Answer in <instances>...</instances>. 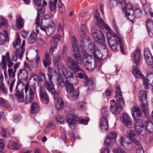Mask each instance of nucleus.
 <instances>
[{"label": "nucleus", "mask_w": 153, "mask_h": 153, "mask_svg": "<svg viewBox=\"0 0 153 153\" xmlns=\"http://www.w3.org/2000/svg\"><path fill=\"white\" fill-rule=\"evenodd\" d=\"M57 125V122L55 121H52L48 123L47 128L44 132L45 133H47L48 132L47 131V128H49L51 130L54 129Z\"/></svg>", "instance_id": "f704fd0d"}, {"label": "nucleus", "mask_w": 153, "mask_h": 153, "mask_svg": "<svg viewBox=\"0 0 153 153\" xmlns=\"http://www.w3.org/2000/svg\"><path fill=\"white\" fill-rule=\"evenodd\" d=\"M61 39V36L59 34L55 35L51 39V42L53 41V43L54 44L57 45L58 42Z\"/></svg>", "instance_id": "49530a36"}, {"label": "nucleus", "mask_w": 153, "mask_h": 153, "mask_svg": "<svg viewBox=\"0 0 153 153\" xmlns=\"http://www.w3.org/2000/svg\"><path fill=\"white\" fill-rule=\"evenodd\" d=\"M55 101H56L55 107L58 110H61L64 107V102L60 97H58V96L53 97Z\"/></svg>", "instance_id": "4be33fe9"}, {"label": "nucleus", "mask_w": 153, "mask_h": 153, "mask_svg": "<svg viewBox=\"0 0 153 153\" xmlns=\"http://www.w3.org/2000/svg\"><path fill=\"white\" fill-rule=\"evenodd\" d=\"M5 59H6L7 62L8 67L9 68H11L13 65V63L10 60V53L7 52L5 55Z\"/></svg>", "instance_id": "c03bdc74"}, {"label": "nucleus", "mask_w": 153, "mask_h": 153, "mask_svg": "<svg viewBox=\"0 0 153 153\" xmlns=\"http://www.w3.org/2000/svg\"><path fill=\"white\" fill-rule=\"evenodd\" d=\"M57 45L56 44H52V45L50 51V54L51 55H52L53 52L55 51L57 49Z\"/></svg>", "instance_id": "e2e57ef3"}, {"label": "nucleus", "mask_w": 153, "mask_h": 153, "mask_svg": "<svg viewBox=\"0 0 153 153\" xmlns=\"http://www.w3.org/2000/svg\"><path fill=\"white\" fill-rule=\"evenodd\" d=\"M90 41L88 37H85V39H83L81 41L82 50L85 51L83 54L87 53L88 56L90 54L93 55L95 59L98 60H103L108 56V53L107 49L103 47V50L101 53V51L96 49L93 43H90Z\"/></svg>", "instance_id": "f257e3e1"}, {"label": "nucleus", "mask_w": 153, "mask_h": 153, "mask_svg": "<svg viewBox=\"0 0 153 153\" xmlns=\"http://www.w3.org/2000/svg\"><path fill=\"white\" fill-rule=\"evenodd\" d=\"M65 89L68 93H71L74 91V88L73 84L68 80L65 81Z\"/></svg>", "instance_id": "473e14b6"}, {"label": "nucleus", "mask_w": 153, "mask_h": 153, "mask_svg": "<svg viewBox=\"0 0 153 153\" xmlns=\"http://www.w3.org/2000/svg\"><path fill=\"white\" fill-rule=\"evenodd\" d=\"M136 153H144V151L142 146L139 143L136 144Z\"/></svg>", "instance_id": "8fccbe9b"}, {"label": "nucleus", "mask_w": 153, "mask_h": 153, "mask_svg": "<svg viewBox=\"0 0 153 153\" xmlns=\"http://www.w3.org/2000/svg\"><path fill=\"white\" fill-rule=\"evenodd\" d=\"M16 27L18 29H20L24 26V20L20 15H18L16 16Z\"/></svg>", "instance_id": "c85d7f7f"}, {"label": "nucleus", "mask_w": 153, "mask_h": 153, "mask_svg": "<svg viewBox=\"0 0 153 153\" xmlns=\"http://www.w3.org/2000/svg\"><path fill=\"white\" fill-rule=\"evenodd\" d=\"M117 136V134L114 131L110 132L108 135L107 136L110 138L112 141H114L116 142V139Z\"/></svg>", "instance_id": "a18cd8bd"}, {"label": "nucleus", "mask_w": 153, "mask_h": 153, "mask_svg": "<svg viewBox=\"0 0 153 153\" xmlns=\"http://www.w3.org/2000/svg\"><path fill=\"white\" fill-rule=\"evenodd\" d=\"M8 72L9 77L10 78H13L15 76L16 72L13 70V69L10 68L8 69Z\"/></svg>", "instance_id": "680f3d73"}, {"label": "nucleus", "mask_w": 153, "mask_h": 153, "mask_svg": "<svg viewBox=\"0 0 153 153\" xmlns=\"http://www.w3.org/2000/svg\"><path fill=\"white\" fill-rule=\"evenodd\" d=\"M7 23V21L5 18L0 16V28L2 26H5Z\"/></svg>", "instance_id": "6e6d98bb"}, {"label": "nucleus", "mask_w": 153, "mask_h": 153, "mask_svg": "<svg viewBox=\"0 0 153 153\" xmlns=\"http://www.w3.org/2000/svg\"><path fill=\"white\" fill-rule=\"evenodd\" d=\"M140 107L142 111L145 114L147 113L148 110L145 103H141L140 105Z\"/></svg>", "instance_id": "603ef678"}, {"label": "nucleus", "mask_w": 153, "mask_h": 153, "mask_svg": "<svg viewBox=\"0 0 153 153\" xmlns=\"http://www.w3.org/2000/svg\"><path fill=\"white\" fill-rule=\"evenodd\" d=\"M56 120L58 123L61 124L64 123L65 122L64 117L60 115H59L56 116Z\"/></svg>", "instance_id": "3c124183"}, {"label": "nucleus", "mask_w": 153, "mask_h": 153, "mask_svg": "<svg viewBox=\"0 0 153 153\" xmlns=\"http://www.w3.org/2000/svg\"><path fill=\"white\" fill-rule=\"evenodd\" d=\"M60 59V56L59 55L55 56L53 59L54 65L57 68L58 71H59V69H65L64 65L59 61Z\"/></svg>", "instance_id": "393cba45"}, {"label": "nucleus", "mask_w": 153, "mask_h": 153, "mask_svg": "<svg viewBox=\"0 0 153 153\" xmlns=\"http://www.w3.org/2000/svg\"><path fill=\"white\" fill-rule=\"evenodd\" d=\"M5 56H2L1 62L0 63V68L5 71L7 69V61L5 59Z\"/></svg>", "instance_id": "ea45409f"}, {"label": "nucleus", "mask_w": 153, "mask_h": 153, "mask_svg": "<svg viewBox=\"0 0 153 153\" xmlns=\"http://www.w3.org/2000/svg\"><path fill=\"white\" fill-rule=\"evenodd\" d=\"M20 83L21 81L19 80L17 83L15 89L16 93L15 95L19 102H22L24 100L23 92L24 89H21L19 88V86Z\"/></svg>", "instance_id": "4468645a"}, {"label": "nucleus", "mask_w": 153, "mask_h": 153, "mask_svg": "<svg viewBox=\"0 0 153 153\" xmlns=\"http://www.w3.org/2000/svg\"><path fill=\"white\" fill-rule=\"evenodd\" d=\"M71 45V51L74 58L76 62H75L77 64H81L83 60V56L82 60L81 56L78 48L77 39L75 36L72 37Z\"/></svg>", "instance_id": "39448f33"}, {"label": "nucleus", "mask_w": 153, "mask_h": 153, "mask_svg": "<svg viewBox=\"0 0 153 153\" xmlns=\"http://www.w3.org/2000/svg\"><path fill=\"white\" fill-rule=\"evenodd\" d=\"M58 7L59 12L61 13H63L65 11V6L60 1V0H59L58 3Z\"/></svg>", "instance_id": "4d7b16f0"}, {"label": "nucleus", "mask_w": 153, "mask_h": 153, "mask_svg": "<svg viewBox=\"0 0 153 153\" xmlns=\"http://www.w3.org/2000/svg\"><path fill=\"white\" fill-rule=\"evenodd\" d=\"M121 117H122V121L125 126L128 127L132 124V120L127 114L124 113L121 116Z\"/></svg>", "instance_id": "412c9836"}, {"label": "nucleus", "mask_w": 153, "mask_h": 153, "mask_svg": "<svg viewBox=\"0 0 153 153\" xmlns=\"http://www.w3.org/2000/svg\"><path fill=\"white\" fill-rule=\"evenodd\" d=\"M57 0H54L49 1V8L51 12L53 13L56 12V9L57 4Z\"/></svg>", "instance_id": "e433bc0d"}, {"label": "nucleus", "mask_w": 153, "mask_h": 153, "mask_svg": "<svg viewBox=\"0 0 153 153\" xmlns=\"http://www.w3.org/2000/svg\"><path fill=\"white\" fill-rule=\"evenodd\" d=\"M83 59L82 63L88 71H92L97 67L95 60L91 58L90 56H88L87 53L83 54Z\"/></svg>", "instance_id": "1a4fd4ad"}, {"label": "nucleus", "mask_w": 153, "mask_h": 153, "mask_svg": "<svg viewBox=\"0 0 153 153\" xmlns=\"http://www.w3.org/2000/svg\"><path fill=\"white\" fill-rule=\"evenodd\" d=\"M122 10L125 12L126 16L131 20L134 18H139L142 15L139 8L133 7L130 3H127L125 6L123 7Z\"/></svg>", "instance_id": "f03ea898"}, {"label": "nucleus", "mask_w": 153, "mask_h": 153, "mask_svg": "<svg viewBox=\"0 0 153 153\" xmlns=\"http://www.w3.org/2000/svg\"><path fill=\"white\" fill-rule=\"evenodd\" d=\"M96 20L97 22V26L100 28H102L103 25H103L105 24L103 20L100 18Z\"/></svg>", "instance_id": "864d4df0"}, {"label": "nucleus", "mask_w": 153, "mask_h": 153, "mask_svg": "<svg viewBox=\"0 0 153 153\" xmlns=\"http://www.w3.org/2000/svg\"><path fill=\"white\" fill-rule=\"evenodd\" d=\"M33 1L36 6L38 7H40L39 8L37 9L38 12L36 21V27H38L40 25V15H43L44 14L45 8L43 6L41 5V0H33Z\"/></svg>", "instance_id": "9b49d317"}, {"label": "nucleus", "mask_w": 153, "mask_h": 153, "mask_svg": "<svg viewBox=\"0 0 153 153\" xmlns=\"http://www.w3.org/2000/svg\"><path fill=\"white\" fill-rule=\"evenodd\" d=\"M85 86L88 87V90L93 89L94 84L93 83V81L92 79H88L85 82Z\"/></svg>", "instance_id": "a19ab883"}, {"label": "nucleus", "mask_w": 153, "mask_h": 153, "mask_svg": "<svg viewBox=\"0 0 153 153\" xmlns=\"http://www.w3.org/2000/svg\"><path fill=\"white\" fill-rule=\"evenodd\" d=\"M112 25L115 31L120 36V32L119 30L118 26H117L116 22L114 18L113 19L112 21Z\"/></svg>", "instance_id": "de8ad7c7"}, {"label": "nucleus", "mask_w": 153, "mask_h": 153, "mask_svg": "<svg viewBox=\"0 0 153 153\" xmlns=\"http://www.w3.org/2000/svg\"><path fill=\"white\" fill-rule=\"evenodd\" d=\"M138 65H134L132 70V73L136 77L141 79L145 88L148 89L149 88L148 85L150 81H152V85H153V72L149 73L147 75L146 79L143 75L138 69Z\"/></svg>", "instance_id": "7ed1b4c3"}, {"label": "nucleus", "mask_w": 153, "mask_h": 153, "mask_svg": "<svg viewBox=\"0 0 153 153\" xmlns=\"http://www.w3.org/2000/svg\"><path fill=\"white\" fill-rule=\"evenodd\" d=\"M108 123L107 119L105 117H102L100 121V128L102 132H105L108 128Z\"/></svg>", "instance_id": "6ab92c4d"}, {"label": "nucleus", "mask_w": 153, "mask_h": 153, "mask_svg": "<svg viewBox=\"0 0 153 153\" xmlns=\"http://www.w3.org/2000/svg\"><path fill=\"white\" fill-rule=\"evenodd\" d=\"M43 63L44 66L46 68H47L51 65V58L48 54H45V59L43 61Z\"/></svg>", "instance_id": "58836bf2"}, {"label": "nucleus", "mask_w": 153, "mask_h": 153, "mask_svg": "<svg viewBox=\"0 0 153 153\" xmlns=\"http://www.w3.org/2000/svg\"><path fill=\"white\" fill-rule=\"evenodd\" d=\"M47 75L48 76L49 81L46 80L45 74H43V76L44 77L45 81L42 83V85H40L39 86H41L44 89V88H45L48 91L53 95V97L57 96V95L56 94L54 85L52 81L53 76L49 74H47Z\"/></svg>", "instance_id": "6e6552de"}, {"label": "nucleus", "mask_w": 153, "mask_h": 153, "mask_svg": "<svg viewBox=\"0 0 153 153\" xmlns=\"http://www.w3.org/2000/svg\"><path fill=\"white\" fill-rule=\"evenodd\" d=\"M3 33H0V41L2 43L6 41L8 37L7 30H4Z\"/></svg>", "instance_id": "79ce46f5"}, {"label": "nucleus", "mask_w": 153, "mask_h": 153, "mask_svg": "<svg viewBox=\"0 0 153 153\" xmlns=\"http://www.w3.org/2000/svg\"><path fill=\"white\" fill-rule=\"evenodd\" d=\"M39 110V107L36 102H33L31 105V113L32 114H35Z\"/></svg>", "instance_id": "4c0bfd02"}, {"label": "nucleus", "mask_w": 153, "mask_h": 153, "mask_svg": "<svg viewBox=\"0 0 153 153\" xmlns=\"http://www.w3.org/2000/svg\"><path fill=\"white\" fill-rule=\"evenodd\" d=\"M115 97L116 100L118 101H121V104H123V100H124L122 97V92L120 89V87L118 86L116 88V95Z\"/></svg>", "instance_id": "bb28decb"}, {"label": "nucleus", "mask_w": 153, "mask_h": 153, "mask_svg": "<svg viewBox=\"0 0 153 153\" xmlns=\"http://www.w3.org/2000/svg\"><path fill=\"white\" fill-rule=\"evenodd\" d=\"M129 137L126 135H124L121 137L120 143L123 147L125 149L130 150L132 147V144L129 140Z\"/></svg>", "instance_id": "dca6fc26"}, {"label": "nucleus", "mask_w": 153, "mask_h": 153, "mask_svg": "<svg viewBox=\"0 0 153 153\" xmlns=\"http://www.w3.org/2000/svg\"><path fill=\"white\" fill-rule=\"evenodd\" d=\"M108 111L107 107H103L101 109V113L104 116H107L108 114Z\"/></svg>", "instance_id": "0e129e2a"}, {"label": "nucleus", "mask_w": 153, "mask_h": 153, "mask_svg": "<svg viewBox=\"0 0 153 153\" xmlns=\"http://www.w3.org/2000/svg\"><path fill=\"white\" fill-rule=\"evenodd\" d=\"M35 88L34 86H32V88L30 87L29 90V97L26 98L25 100V102L26 104L30 103L33 101L34 99V91Z\"/></svg>", "instance_id": "a878e982"}, {"label": "nucleus", "mask_w": 153, "mask_h": 153, "mask_svg": "<svg viewBox=\"0 0 153 153\" xmlns=\"http://www.w3.org/2000/svg\"><path fill=\"white\" fill-rule=\"evenodd\" d=\"M7 147L9 149L17 150L20 148L21 145L13 141H10L8 143Z\"/></svg>", "instance_id": "c9c22d12"}, {"label": "nucleus", "mask_w": 153, "mask_h": 153, "mask_svg": "<svg viewBox=\"0 0 153 153\" xmlns=\"http://www.w3.org/2000/svg\"><path fill=\"white\" fill-rule=\"evenodd\" d=\"M28 76V72L25 69H20L18 74V78L26 80Z\"/></svg>", "instance_id": "7c9ffc66"}, {"label": "nucleus", "mask_w": 153, "mask_h": 153, "mask_svg": "<svg viewBox=\"0 0 153 153\" xmlns=\"http://www.w3.org/2000/svg\"><path fill=\"white\" fill-rule=\"evenodd\" d=\"M144 126L146 130L149 132L153 131V124L150 120H147L144 122Z\"/></svg>", "instance_id": "2f4dec72"}, {"label": "nucleus", "mask_w": 153, "mask_h": 153, "mask_svg": "<svg viewBox=\"0 0 153 153\" xmlns=\"http://www.w3.org/2000/svg\"><path fill=\"white\" fill-rule=\"evenodd\" d=\"M129 139L130 140L134 143L135 144L139 143L140 138L139 135L136 134L135 132L131 130L130 131L128 134Z\"/></svg>", "instance_id": "aec40b11"}, {"label": "nucleus", "mask_w": 153, "mask_h": 153, "mask_svg": "<svg viewBox=\"0 0 153 153\" xmlns=\"http://www.w3.org/2000/svg\"><path fill=\"white\" fill-rule=\"evenodd\" d=\"M104 25H103L102 27V28H105L106 30H107L108 32H107L106 33V36L107 37V33H115L114 32L112 31L110 27H109V26L107 25L105 23L104 24Z\"/></svg>", "instance_id": "338daca9"}, {"label": "nucleus", "mask_w": 153, "mask_h": 153, "mask_svg": "<svg viewBox=\"0 0 153 153\" xmlns=\"http://www.w3.org/2000/svg\"><path fill=\"white\" fill-rule=\"evenodd\" d=\"M79 94V91L78 89H76L72 94L71 99L72 100H76L78 97Z\"/></svg>", "instance_id": "09e8293b"}, {"label": "nucleus", "mask_w": 153, "mask_h": 153, "mask_svg": "<svg viewBox=\"0 0 153 153\" xmlns=\"http://www.w3.org/2000/svg\"><path fill=\"white\" fill-rule=\"evenodd\" d=\"M93 15L94 18L96 19L100 18V13L97 10H94Z\"/></svg>", "instance_id": "774afa93"}, {"label": "nucleus", "mask_w": 153, "mask_h": 153, "mask_svg": "<svg viewBox=\"0 0 153 153\" xmlns=\"http://www.w3.org/2000/svg\"><path fill=\"white\" fill-rule=\"evenodd\" d=\"M139 97L141 103H146L147 100V93L146 91L142 90L140 91L139 93Z\"/></svg>", "instance_id": "c756f323"}, {"label": "nucleus", "mask_w": 153, "mask_h": 153, "mask_svg": "<svg viewBox=\"0 0 153 153\" xmlns=\"http://www.w3.org/2000/svg\"><path fill=\"white\" fill-rule=\"evenodd\" d=\"M116 103L114 105L111 104L110 107V109L112 113L114 114H119L122 111V106L124 105V102L123 100V104H121V100H116Z\"/></svg>", "instance_id": "ddd939ff"}, {"label": "nucleus", "mask_w": 153, "mask_h": 153, "mask_svg": "<svg viewBox=\"0 0 153 153\" xmlns=\"http://www.w3.org/2000/svg\"><path fill=\"white\" fill-rule=\"evenodd\" d=\"M91 34L95 39L98 42L100 43L102 47L105 48V36L104 34L100 30L96 29L92 27Z\"/></svg>", "instance_id": "9d476101"}, {"label": "nucleus", "mask_w": 153, "mask_h": 153, "mask_svg": "<svg viewBox=\"0 0 153 153\" xmlns=\"http://www.w3.org/2000/svg\"><path fill=\"white\" fill-rule=\"evenodd\" d=\"M39 88V97L42 102L44 104H48L49 102V97L46 94L45 89L42 88L41 86H40Z\"/></svg>", "instance_id": "a211bd4d"}, {"label": "nucleus", "mask_w": 153, "mask_h": 153, "mask_svg": "<svg viewBox=\"0 0 153 153\" xmlns=\"http://www.w3.org/2000/svg\"><path fill=\"white\" fill-rule=\"evenodd\" d=\"M67 72L65 69H62L59 70L58 73L56 75V81L59 86L61 87H63L65 84V81L68 80H70L71 78L73 77V75L71 74L69 77H68L66 76Z\"/></svg>", "instance_id": "0eeeda50"}, {"label": "nucleus", "mask_w": 153, "mask_h": 153, "mask_svg": "<svg viewBox=\"0 0 153 153\" xmlns=\"http://www.w3.org/2000/svg\"><path fill=\"white\" fill-rule=\"evenodd\" d=\"M146 25L147 29L153 28V21L151 19H148L146 22Z\"/></svg>", "instance_id": "5fc2aeb1"}, {"label": "nucleus", "mask_w": 153, "mask_h": 153, "mask_svg": "<svg viewBox=\"0 0 153 153\" xmlns=\"http://www.w3.org/2000/svg\"><path fill=\"white\" fill-rule=\"evenodd\" d=\"M21 42L19 36L18 35L16 39L13 42V45L14 48H15L17 46H19L20 45Z\"/></svg>", "instance_id": "052dcab7"}, {"label": "nucleus", "mask_w": 153, "mask_h": 153, "mask_svg": "<svg viewBox=\"0 0 153 153\" xmlns=\"http://www.w3.org/2000/svg\"><path fill=\"white\" fill-rule=\"evenodd\" d=\"M76 119V117L72 114H69L66 117L67 123L72 129L75 128V125L77 121Z\"/></svg>", "instance_id": "f3484780"}, {"label": "nucleus", "mask_w": 153, "mask_h": 153, "mask_svg": "<svg viewBox=\"0 0 153 153\" xmlns=\"http://www.w3.org/2000/svg\"><path fill=\"white\" fill-rule=\"evenodd\" d=\"M133 65H138L140 58V51L138 49H136L133 53Z\"/></svg>", "instance_id": "5701e85b"}, {"label": "nucleus", "mask_w": 153, "mask_h": 153, "mask_svg": "<svg viewBox=\"0 0 153 153\" xmlns=\"http://www.w3.org/2000/svg\"><path fill=\"white\" fill-rule=\"evenodd\" d=\"M144 55L145 59L147 64L148 65H150V68L152 69L153 71V66L151 65L153 63V57L150 52L148 49L146 48L144 49Z\"/></svg>", "instance_id": "2eb2a0df"}, {"label": "nucleus", "mask_w": 153, "mask_h": 153, "mask_svg": "<svg viewBox=\"0 0 153 153\" xmlns=\"http://www.w3.org/2000/svg\"><path fill=\"white\" fill-rule=\"evenodd\" d=\"M131 114L134 120L137 119L136 118L141 117L142 113L140 109L138 107L133 106L131 108Z\"/></svg>", "instance_id": "b1692460"}, {"label": "nucleus", "mask_w": 153, "mask_h": 153, "mask_svg": "<svg viewBox=\"0 0 153 153\" xmlns=\"http://www.w3.org/2000/svg\"><path fill=\"white\" fill-rule=\"evenodd\" d=\"M7 102L6 100L2 98H0V105L4 108H7Z\"/></svg>", "instance_id": "69168bd1"}, {"label": "nucleus", "mask_w": 153, "mask_h": 153, "mask_svg": "<svg viewBox=\"0 0 153 153\" xmlns=\"http://www.w3.org/2000/svg\"><path fill=\"white\" fill-rule=\"evenodd\" d=\"M89 119L88 118H78V121L80 123H82L85 125H86L88 123Z\"/></svg>", "instance_id": "bf43d9fd"}, {"label": "nucleus", "mask_w": 153, "mask_h": 153, "mask_svg": "<svg viewBox=\"0 0 153 153\" xmlns=\"http://www.w3.org/2000/svg\"><path fill=\"white\" fill-rule=\"evenodd\" d=\"M116 3L119 5L120 7L121 6L122 9L125 6L126 2L124 0H114Z\"/></svg>", "instance_id": "13d9d810"}, {"label": "nucleus", "mask_w": 153, "mask_h": 153, "mask_svg": "<svg viewBox=\"0 0 153 153\" xmlns=\"http://www.w3.org/2000/svg\"><path fill=\"white\" fill-rule=\"evenodd\" d=\"M115 143V142L114 141H112L111 139L107 136L104 142V144L107 146H111L113 144Z\"/></svg>", "instance_id": "37998d69"}, {"label": "nucleus", "mask_w": 153, "mask_h": 153, "mask_svg": "<svg viewBox=\"0 0 153 153\" xmlns=\"http://www.w3.org/2000/svg\"><path fill=\"white\" fill-rule=\"evenodd\" d=\"M40 28L42 30L45 31L46 34L48 36H50L53 33L55 29V27L54 26H50L48 27L41 26Z\"/></svg>", "instance_id": "cd10ccee"}, {"label": "nucleus", "mask_w": 153, "mask_h": 153, "mask_svg": "<svg viewBox=\"0 0 153 153\" xmlns=\"http://www.w3.org/2000/svg\"><path fill=\"white\" fill-rule=\"evenodd\" d=\"M134 127L137 132L140 134L144 135L146 133V129L144 123L140 119L134 120Z\"/></svg>", "instance_id": "f8f14e48"}, {"label": "nucleus", "mask_w": 153, "mask_h": 153, "mask_svg": "<svg viewBox=\"0 0 153 153\" xmlns=\"http://www.w3.org/2000/svg\"><path fill=\"white\" fill-rule=\"evenodd\" d=\"M67 64L70 69L75 74L78 72L76 76L82 79L84 77L86 79L87 76H86L85 72L82 70L78 64L71 57L67 56L66 59Z\"/></svg>", "instance_id": "20e7f679"}, {"label": "nucleus", "mask_w": 153, "mask_h": 153, "mask_svg": "<svg viewBox=\"0 0 153 153\" xmlns=\"http://www.w3.org/2000/svg\"><path fill=\"white\" fill-rule=\"evenodd\" d=\"M112 34L110 33H107V38L109 46H112L115 45H117L118 41L121 52L125 54L124 42L116 34L114 33Z\"/></svg>", "instance_id": "423d86ee"}, {"label": "nucleus", "mask_w": 153, "mask_h": 153, "mask_svg": "<svg viewBox=\"0 0 153 153\" xmlns=\"http://www.w3.org/2000/svg\"><path fill=\"white\" fill-rule=\"evenodd\" d=\"M37 39V33L35 32H32L30 35L28 39V42L30 44L34 43Z\"/></svg>", "instance_id": "72a5a7b5"}]
</instances>
